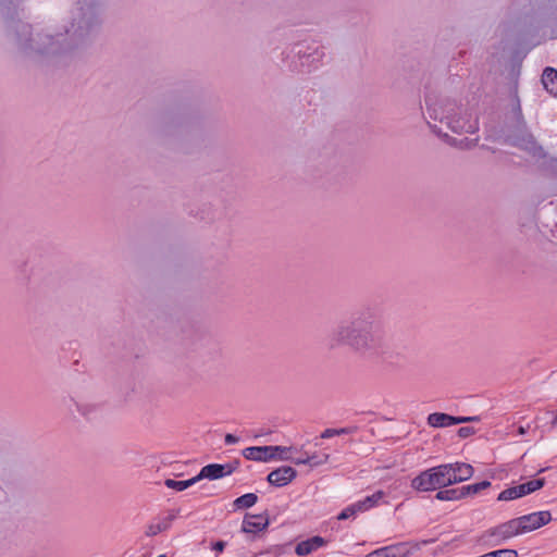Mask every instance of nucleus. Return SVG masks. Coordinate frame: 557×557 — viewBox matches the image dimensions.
<instances>
[{"mask_svg": "<svg viewBox=\"0 0 557 557\" xmlns=\"http://www.w3.org/2000/svg\"><path fill=\"white\" fill-rule=\"evenodd\" d=\"M330 346H349L354 351L368 357L379 356L383 348V336L371 317H358L343 323L330 335Z\"/></svg>", "mask_w": 557, "mask_h": 557, "instance_id": "nucleus-1", "label": "nucleus"}, {"mask_svg": "<svg viewBox=\"0 0 557 557\" xmlns=\"http://www.w3.org/2000/svg\"><path fill=\"white\" fill-rule=\"evenodd\" d=\"M450 486L446 463L420 472L411 480V487L418 492H432Z\"/></svg>", "mask_w": 557, "mask_h": 557, "instance_id": "nucleus-2", "label": "nucleus"}, {"mask_svg": "<svg viewBox=\"0 0 557 557\" xmlns=\"http://www.w3.org/2000/svg\"><path fill=\"white\" fill-rule=\"evenodd\" d=\"M522 534L517 518L506 521L492 528L487 531V535L492 539L495 545Z\"/></svg>", "mask_w": 557, "mask_h": 557, "instance_id": "nucleus-3", "label": "nucleus"}, {"mask_svg": "<svg viewBox=\"0 0 557 557\" xmlns=\"http://www.w3.org/2000/svg\"><path fill=\"white\" fill-rule=\"evenodd\" d=\"M522 534L532 532L552 520V515L547 510L536 511L517 518Z\"/></svg>", "mask_w": 557, "mask_h": 557, "instance_id": "nucleus-4", "label": "nucleus"}, {"mask_svg": "<svg viewBox=\"0 0 557 557\" xmlns=\"http://www.w3.org/2000/svg\"><path fill=\"white\" fill-rule=\"evenodd\" d=\"M471 421H479V417H453L443 412H434L428 417V424L432 428H447Z\"/></svg>", "mask_w": 557, "mask_h": 557, "instance_id": "nucleus-5", "label": "nucleus"}, {"mask_svg": "<svg viewBox=\"0 0 557 557\" xmlns=\"http://www.w3.org/2000/svg\"><path fill=\"white\" fill-rule=\"evenodd\" d=\"M446 468L448 471V479L450 480V485L465 482L471 479L474 474V469L470 463L466 462H451L446 463Z\"/></svg>", "mask_w": 557, "mask_h": 557, "instance_id": "nucleus-6", "label": "nucleus"}, {"mask_svg": "<svg viewBox=\"0 0 557 557\" xmlns=\"http://www.w3.org/2000/svg\"><path fill=\"white\" fill-rule=\"evenodd\" d=\"M410 554L409 543L403 542L377 548L364 557H408Z\"/></svg>", "mask_w": 557, "mask_h": 557, "instance_id": "nucleus-7", "label": "nucleus"}, {"mask_svg": "<svg viewBox=\"0 0 557 557\" xmlns=\"http://www.w3.org/2000/svg\"><path fill=\"white\" fill-rule=\"evenodd\" d=\"M297 475L294 468L289 466L280 467L268 474V482L276 487H282L290 483Z\"/></svg>", "mask_w": 557, "mask_h": 557, "instance_id": "nucleus-8", "label": "nucleus"}, {"mask_svg": "<svg viewBox=\"0 0 557 557\" xmlns=\"http://www.w3.org/2000/svg\"><path fill=\"white\" fill-rule=\"evenodd\" d=\"M269 525V519L263 515H246L243 523L242 531L247 534H257L265 530Z\"/></svg>", "mask_w": 557, "mask_h": 557, "instance_id": "nucleus-9", "label": "nucleus"}, {"mask_svg": "<svg viewBox=\"0 0 557 557\" xmlns=\"http://www.w3.org/2000/svg\"><path fill=\"white\" fill-rule=\"evenodd\" d=\"M231 473L232 468L228 465L210 463L201 468L196 479L197 482L202 479L218 480Z\"/></svg>", "mask_w": 557, "mask_h": 557, "instance_id": "nucleus-10", "label": "nucleus"}, {"mask_svg": "<svg viewBox=\"0 0 557 557\" xmlns=\"http://www.w3.org/2000/svg\"><path fill=\"white\" fill-rule=\"evenodd\" d=\"M271 446H251L243 450V456L248 460L268 462L274 460Z\"/></svg>", "mask_w": 557, "mask_h": 557, "instance_id": "nucleus-11", "label": "nucleus"}, {"mask_svg": "<svg viewBox=\"0 0 557 557\" xmlns=\"http://www.w3.org/2000/svg\"><path fill=\"white\" fill-rule=\"evenodd\" d=\"M325 545V540L321 536H313L301 541L296 545L295 553L298 556H306Z\"/></svg>", "mask_w": 557, "mask_h": 557, "instance_id": "nucleus-12", "label": "nucleus"}, {"mask_svg": "<svg viewBox=\"0 0 557 557\" xmlns=\"http://www.w3.org/2000/svg\"><path fill=\"white\" fill-rule=\"evenodd\" d=\"M330 459V455L329 454H322V455H318V454H312V455H309L308 453H301L299 456H298V459L297 460H294V463L297 465V466H300V465H308L310 467H319V466H322L324 463H326Z\"/></svg>", "mask_w": 557, "mask_h": 557, "instance_id": "nucleus-13", "label": "nucleus"}, {"mask_svg": "<svg viewBox=\"0 0 557 557\" xmlns=\"http://www.w3.org/2000/svg\"><path fill=\"white\" fill-rule=\"evenodd\" d=\"M542 83L549 94L557 96V71L555 69L547 67L544 70Z\"/></svg>", "mask_w": 557, "mask_h": 557, "instance_id": "nucleus-14", "label": "nucleus"}, {"mask_svg": "<svg viewBox=\"0 0 557 557\" xmlns=\"http://www.w3.org/2000/svg\"><path fill=\"white\" fill-rule=\"evenodd\" d=\"M545 485V479H534L516 486L519 497L527 496L541 490Z\"/></svg>", "mask_w": 557, "mask_h": 557, "instance_id": "nucleus-15", "label": "nucleus"}, {"mask_svg": "<svg viewBox=\"0 0 557 557\" xmlns=\"http://www.w3.org/2000/svg\"><path fill=\"white\" fill-rule=\"evenodd\" d=\"M384 493L382 491H377L376 493L364 497L361 500L356 502L357 510L360 512H364L373 507H375L379 502L383 498Z\"/></svg>", "mask_w": 557, "mask_h": 557, "instance_id": "nucleus-16", "label": "nucleus"}, {"mask_svg": "<svg viewBox=\"0 0 557 557\" xmlns=\"http://www.w3.org/2000/svg\"><path fill=\"white\" fill-rule=\"evenodd\" d=\"M272 454L276 455L274 460L281 461H290L294 463V460H297L298 457H294L292 454L298 451L297 448L289 446H271Z\"/></svg>", "mask_w": 557, "mask_h": 557, "instance_id": "nucleus-17", "label": "nucleus"}, {"mask_svg": "<svg viewBox=\"0 0 557 557\" xmlns=\"http://www.w3.org/2000/svg\"><path fill=\"white\" fill-rule=\"evenodd\" d=\"M173 519L174 516H168L163 519L152 522L151 524L148 525L146 534L148 536H156L157 534L168 530L171 527Z\"/></svg>", "mask_w": 557, "mask_h": 557, "instance_id": "nucleus-18", "label": "nucleus"}, {"mask_svg": "<svg viewBox=\"0 0 557 557\" xmlns=\"http://www.w3.org/2000/svg\"><path fill=\"white\" fill-rule=\"evenodd\" d=\"M257 502L258 496L255 493H247L237 497L233 502V506L235 509H247L256 505Z\"/></svg>", "mask_w": 557, "mask_h": 557, "instance_id": "nucleus-19", "label": "nucleus"}, {"mask_svg": "<svg viewBox=\"0 0 557 557\" xmlns=\"http://www.w3.org/2000/svg\"><path fill=\"white\" fill-rule=\"evenodd\" d=\"M435 498L442 502L447 500H459L462 499V491L461 487L458 488H448V490H441L436 493Z\"/></svg>", "mask_w": 557, "mask_h": 557, "instance_id": "nucleus-20", "label": "nucleus"}, {"mask_svg": "<svg viewBox=\"0 0 557 557\" xmlns=\"http://www.w3.org/2000/svg\"><path fill=\"white\" fill-rule=\"evenodd\" d=\"M196 483H197L196 476H194L191 479H188V480H184V481H176V480H173V479H166L165 482H164L166 487L175 490V491H178V492H182V491L193 486Z\"/></svg>", "mask_w": 557, "mask_h": 557, "instance_id": "nucleus-21", "label": "nucleus"}, {"mask_svg": "<svg viewBox=\"0 0 557 557\" xmlns=\"http://www.w3.org/2000/svg\"><path fill=\"white\" fill-rule=\"evenodd\" d=\"M490 486H491L490 481H482L479 483L461 486L462 497L465 498L470 495H475V494L488 488Z\"/></svg>", "mask_w": 557, "mask_h": 557, "instance_id": "nucleus-22", "label": "nucleus"}, {"mask_svg": "<svg viewBox=\"0 0 557 557\" xmlns=\"http://www.w3.org/2000/svg\"><path fill=\"white\" fill-rule=\"evenodd\" d=\"M518 498H520V497L518 495L516 486H511V487H508V488L502 491L498 494L497 500L509 502V500H513V499H518Z\"/></svg>", "mask_w": 557, "mask_h": 557, "instance_id": "nucleus-23", "label": "nucleus"}, {"mask_svg": "<svg viewBox=\"0 0 557 557\" xmlns=\"http://www.w3.org/2000/svg\"><path fill=\"white\" fill-rule=\"evenodd\" d=\"M481 557H518V553L515 549H498L484 554Z\"/></svg>", "mask_w": 557, "mask_h": 557, "instance_id": "nucleus-24", "label": "nucleus"}, {"mask_svg": "<svg viewBox=\"0 0 557 557\" xmlns=\"http://www.w3.org/2000/svg\"><path fill=\"white\" fill-rule=\"evenodd\" d=\"M358 512H360V511L357 510V506L354 503V504L347 506L346 508H344L341 511V513L337 516V519L338 520H346V519H349V518L354 517Z\"/></svg>", "mask_w": 557, "mask_h": 557, "instance_id": "nucleus-25", "label": "nucleus"}, {"mask_svg": "<svg viewBox=\"0 0 557 557\" xmlns=\"http://www.w3.org/2000/svg\"><path fill=\"white\" fill-rule=\"evenodd\" d=\"M348 433H349V430L346 429V428H343V429H325L321 433V438H331L333 436L348 434Z\"/></svg>", "mask_w": 557, "mask_h": 557, "instance_id": "nucleus-26", "label": "nucleus"}, {"mask_svg": "<svg viewBox=\"0 0 557 557\" xmlns=\"http://www.w3.org/2000/svg\"><path fill=\"white\" fill-rule=\"evenodd\" d=\"M455 132L474 133L478 129V123L474 122L468 126H453Z\"/></svg>", "mask_w": 557, "mask_h": 557, "instance_id": "nucleus-27", "label": "nucleus"}, {"mask_svg": "<svg viewBox=\"0 0 557 557\" xmlns=\"http://www.w3.org/2000/svg\"><path fill=\"white\" fill-rule=\"evenodd\" d=\"M225 545H226L225 542L218 541L211 545V549L214 550L216 554H220L224 550Z\"/></svg>", "mask_w": 557, "mask_h": 557, "instance_id": "nucleus-28", "label": "nucleus"}, {"mask_svg": "<svg viewBox=\"0 0 557 557\" xmlns=\"http://www.w3.org/2000/svg\"><path fill=\"white\" fill-rule=\"evenodd\" d=\"M472 432H473V430L471 428H468V426L460 428L458 430V434H459L460 437H467L470 434H472Z\"/></svg>", "mask_w": 557, "mask_h": 557, "instance_id": "nucleus-29", "label": "nucleus"}, {"mask_svg": "<svg viewBox=\"0 0 557 557\" xmlns=\"http://www.w3.org/2000/svg\"><path fill=\"white\" fill-rule=\"evenodd\" d=\"M238 442V437L233 434H226L225 435V444L232 445L236 444Z\"/></svg>", "mask_w": 557, "mask_h": 557, "instance_id": "nucleus-30", "label": "nucleus"}, {"mask_svg": "<svg viewBox=\"0 0 557 557\" xmlns=\"http://www.w3.org/2000/svg\"><path fill=\"white\" fill-rule=\"evenodd\" d=\"M552 424H553L554 426H557V410H556L555 417H554V419H553V421H552Z\"/></svg>", "mask_w": 557, "mask_h": 557, "instance_id": "nucleus-31", "label": "nucleus"}, {"mask_svg": "<svg viewBox=\"0 0 557 557\" xmlns=\"http://www.w3.org/2000/svg\"><path fill=\"white\" fill-rule=\"evenodd\" d=\"M519 433L520 434H524L525 433V431H524V429L522 426L519 428Z\"/></svg>", "mask_w": 557, "mask_h": 557, "instance_id": "nucleus-32", "label": "nucleus"}, {"mask_svg": "<svg viewBox=\"0 0 557 557\" xmlns=\"http://www.w3.org/2000/svg\"><path fill=\"white\" fill-rule=\"evenodd\" d=\"M158 557H166V556H165V555H160V556H158Z\"/></svg>", "mask_w": 557, "mask_h": 557, "instance_id": "nucleus-33", "label": "nucleus"}]
</instances>
